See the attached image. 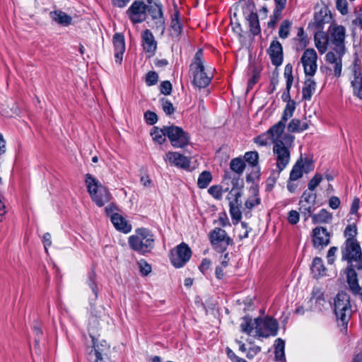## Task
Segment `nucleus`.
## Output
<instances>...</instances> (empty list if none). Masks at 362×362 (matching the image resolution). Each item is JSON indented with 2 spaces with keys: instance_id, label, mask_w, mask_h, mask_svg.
I'll use <instances>...</instances> for the list:
<instances>
[{
  "instance_id": "obj_22",
  "label": "nucleus",
  "mask_w": 362,
  "mask_h": 362,
  "mask_svg": "<svg viewBox=\"0 0 362 362\" xmlns=\"http://www.w3.org/2000/svg\"><path fill=\"white\" fill-rule=\"evenodd\" d=\"M313 243L315 248H323L329 243V234L323 227H316L313 230Z\"/></svg>"
},
{
  "instance_id": "obj_49",
  "label": "nucleus",
  "mask_w": 362,
  "mask_h": 362,
  "mask_svg": "<svg viewBox=\"0 0 362 362\" xmlns=\"http://www.w3.org/2000/svg\"><path fill=\"white\" fill-rule=\"evenodd\" d=\"M162 108L164 112L168 115H171L175 112V108L173 105V103L168 100L163 98L160 100Z\"/></svg>"
},
{
  "instance_id": "obj_59",
  "label": "nucleus",
  "mask_w": 362,
  "mask_h": 362,
  "mask_svg": "<svg viewBox=\"0 0 362 362\" xmlns=\"http://www.w3.org/2000/svg\"><path fill=\"white\" fill-rule=\"evenodd\" d=\"M336 5L337 9L342 15H346L348 13V4L346 0H337Z\"/></svg>"
},
{
  "instance_id": "obj_3",
  "label": "nucleus",
  "mask_w": 362,
  "mask_h": 362,
  "mask_svg": "<svg viewBox=\"0 0 362 362\" xmlns=\"http://www.w3.org/2000/svg\"><path fill=\"white\" fill-rule=\"evenodd\" d=\"M85 182L93 202L98 206L102 207L111 200L112 197L107 188L90 174L86 175Z\"/></svg>"
},
{
  "instance_id": "obj_21",
  "label": "nucleus",
  "mask_w": 362,
  "mask_h": 362,
  "mask_svg": "<svg viewBox=\"0 0 362 362\" xmlns=\"http://www.w3.org/2000/svg\"><path fill=\"white\" fill-rule=\"evenodd\" d=\"M327 53L325 56L326 62L329 64H334V75L337 77H339L341 74L342 69V57L345 54V51L340 52L338 49H332Z\"/></svg>"
},
{
  "instance_id": "obj_57",
  "label": "nucleus",
  "mask_w": 362,
  "mask_h": 362,
  "mask_svg": "<svg viewBox=\"0 0 362 362\" xmlns=\"http://www.w3.org/2000/svg\"><path fill=\"white\" fill-rule=\"evenodd\" d=\"M172 84L169 81H163L160 85V90L161 93L168 95L172 92Z\"/></svg>"
},
{
  "instance_id": "obj_24",
  "label": "nucleus",
  "mask_w": 362,
  "mask_h": 362,
  "mask_svg": "<svg viewBox=\"0 0 362 362\" xmlns=\"http://www.w3.org/2000/svg\"><path fill=\"white\" fill-rule=\"evenodd\" d=\"M234 199L230 201L229 203L230 206V214L233 220V224H237L242 218V212L240 211L241 202L240 198L241 197V192L236 191L234 194Z\"/></svg>"
},
{
  "instance_id": "obj_12",
  "label": "nucleus",
  "mask_w": 362,
  "mask_h": 362,
  "mask_svg": "<svg viewBox=\"0 0 362 362\" xmlns=\"http://www.w3.org/2000/svg\"><path fill=\"white\" fill-rule=\"evenodd\" d=\"M315 199L316 194L308 191H305L300 197L299 210L305 221L312 216L315 210Z\"/></svg>"
},
{
  "instance_id": "obj_34",
  "label": "nucleus",
  "mask_w": 362,
  "mask_h": 362,
  "mask_svg": "<svg viewBox=\"0 0 362 362\" xmlns=\"http://www.w3.org/2000/svg\"><path fill=\"white\" fill-rule=\"evenodd\" d=\"M180 13L175 9V13L172 16L170 28L172 30V35L179 37L182 33V25L179 20Z\"/></svg>"
},
{
  "instance_id": "obj_53",
  "label": "nucleus",
  "mask_w": 362,
  "mask_h": 362,
  "mask_svg": "<svg viewBox=\"0 0 362 362\" xmlns=\"http://www.w3.org/2000/svg\"><path fill=\"white\" fill-rule=\"evenodd\" d=\"M282 170H280L279 168L277 170H274L271 173V175L267 180V184L268 186L273 187L276 180L279 179L280 173Z\"/></svg>"
},
{
  "instance_id": "obj_15",
  "label": "nucleus",
  "mask_w": 362,
  "mask_h": 362,
  "mask_svg": "<svg viewBox=\"0 0 362 362\" xmlns=\"http://www.w3.org/2000/svg\"><path fill=\"white\" fill-rule=\"evenodd\" d=\"M98 320L97 317L93 316L89 322V334L92 339L93 349H92L90 352H95L97 351L100 353H105L110 351V346L105 340H102L100 342H98V339L95 337V331L97 329Z\"/></svg>"
},
{
  "instance_id": "obj_36",
  "label": "nucleus",
  "mask_w": 362,
  "mask_h": 362,
  "mask_svg": "<svg viewBox=\"0 0 362 362\" xmlns=\"http://www.w3.org/2000/svg\"><path fill=\"white\" fill-rule=\"evenodd\" d=\"M160 132H162L163 136H186L185 132L181 127L174 125L163 127V129H160Z\"/></svg>"
},
{
  "instance_id": "obj_40",
  "label": "nucleus",
  "mask_w": 362,
  "mask_h": 362,
  "mask_svg": "<svg viewBox=\"0 0 362 362\" xmlns=\"http://www.w3.org/2000/svg\"><path fill=\"white\" fill-rule=\"evenodd\" d=\"M286 122L287 121L283 120L281 118L279 122L275 124L268 130V134L269 136H281L286 127Z\"/></svg>"
},
{
  "instance_id": "obj_54",
  "label": "nucleus",
  "mask_w": 362,
  "mask_h": 362,
  "mask_svg": "<svg viewBox=\"0 0 362 362\" xmlns=\"http://www.w3.org/2000/svg\"><path fill=\"white\" fill-rule=\"evenodd\" d=\"M144 118L147 124H154L158 121V116L154 112L150 110L144 113Z\"/></svg>"
},
{
  "instance_id": "obj_51",
  "label": "nucleus",
  "mask_w": 362,
  "mask_h": 362,
  "mask_svg": "<svg viewBox=\"0 0 362 362\" xmlns=\"http://www.w3.org/2000/svg\"><path fill=\"white\" fill-rule=\"evenodd\" d=\"M208 192L216 199H221L223 195L222 188L219 185H213L208 189Z\"/></svg>"
},
{
  "instance_id": "obj_11",
  "label": "nucleus",
  "mask_w": 362,
  "mask_h": 362,
  "mask_svg": "<svg viewBox=\"0 0 362 362\" xmlns=\"http://www.w3.org/2000/svg\"><path fill=\"white\" fill-rule=\"evenodd\" d=\"M346 36V29L342 25H334L330 30L328 37L329 43L332 45V49H338L341 53L346 51L344 40Z\"/></svg>"
},
{
  "instance_id": "obj_48",
  "label": "nucleus",
  "mask_w": 362,
  "mask_h": 362,
  "mask_svg": "<svg viewBox=\"0 0 362 362\" xmlns=\"http://www.w3.org/2000/svg\"><path fill=\"white\" fill-rule=\"evenodd\" d=\"M283 9L275 8L273 15L271 16L270 21L268 22L267 25L269 28H274L277 21L281 18V13Z\"/></svg>"
},
{
  "instance_id": "obj_32",
  "label": "nucleus",
  "mask_w": 362,
  "mask_h": 362,
  "mask_svg": "<svg viewBox=\"0 0 362 362\" xmlns=\"http://www.w3.org/2000/svg\"><path fill=\"white\" fill-rule=\"evenodd\" d=\"M315 43L319 52L320 54L325 53L329 44L328 36L324 33H316L315 35Z\"/></svg>"
},
{
  "instance_id": "obj_35",
  "label": "nucleus",
  "mask_w": 362,
  "mask_h": 362,
  "mask_svg": "<svg viewBox=\"0 0 362 362\" xmlns=\"http://www.w3.org/2000/svg\"><path fill=\"white\" fill-rule=\"evenodd\" d=\"M310 217L313 223L316 224L329 222L332 218V215L326 209H322L318 214H313Z\"/></svg>"
},
{
  "instance_id": "obj_43",
  "label": "nucleus",
  "mask_w": 362,
  "mask_h": 362,
  "mask_svg": "<svg viewBox=\"0 0 362 362\" xmlns=\"http://www.w3.org/2000/svg\"><path fill=\"white\" fill-rule=\"evenodd\" d=\"M292 23L289 20H284L281 23L279 29V35L282 39L288 37Z\"/></svg>"
},
{
  "instance_id": "obj_33",
  "label": "nucleus",
  "mask_w": 362,
  "mask_h": 362,
  "mask_svg": "<svg viewBox=\"0 0 362 362\" xmlns=\"http://www.w3.org/2000/svg\"><path fill=\"white\" fill-rule=\"evenodd\" d=\"M247 20L249 23L250 30L253 35H257L260 33L261 29L259 22L258 15L255 12H251L248 15Z\"/></svg>"
},
{
  "instance_id": "obj_23",
  "label": "nucleus",
  "mask_w": 362,
  "mask_h": 362,
  "mask_svg": "<svg viewBox=\"0 0 362 362\" xmlns=\"http://www.w3.org/2000/svg\"><path fill=\"white\" fill-rule=\"evenodd\" d=\"M141 42L144 50L150 56L153 55L157 49V42L150 30L146 29L142 32Z\"/></svg>"
},
{
  "instance_id": "obj_31",
  "label": "nucleus",
  "mask_w": 362,
  "mask_h": 362,
  "mask_svg": "<svg viewBox=\"0 0 362 362\" xmlns=\"http://www.w3.org/2000/svg\"><path fill=\"white\" fill-rule=\"evenodd\" d=\"M310 269L313 276L315 278H319L325 274L326 268L323 264L322 259L317 257L314 258Z\"/></svg>"
},
{
  "instance_id": "obj_28",
  "label": "nucleus",
  "mask_w": 362,
  "mask_h": 362,
  "mask_svg": "<svg viewBox=\"0 0 362 362\" xmlns=\"http://www.w3.org/2000/svg\"><path fill=\"white\" fill-rule=\"evenodd\" d=\"M49 15L53 21L61 25L68 26L71 24L72 18L62 11H52Z\"/></svg>"
},
{
  "instance_id": "obj_17",
  "label": "nucleus",
  "mask_w": 362,
  "mask_h": 362,
  "mask_svg": "<svg viewBox=\"0 0 362 362\" xmlns=\"http://www.w3.org/2000/svg\"><path fill=\"white\" fill-rule=\"evenodd\" d=\"M346 282L350 291L354 296H359L362 301V287L358 284L357 273L354 269V265H348L345 269Z\"/></svg>"
},
{
  "instance_id": "obj_58",
  "label": "nucleus",
  "mask_w": 362,
  "mask_h": 362,
  "mask_svg": "<svg viewBox=\"0 0 362 362\" xmlns=\"http://www.w3.org/2000/svg\"><path fill=\"white\" fill-rule=\"evenodd\" d=\"M240 226L241 229L239 231L238 237L240 240H243L248 237L251 228L248 227L245 222H241Z\"/></svg>"
},
{
  "instance_id": "obj_38",
  "label": "nucleus",
  "mask_w": 362,
  "mask_h": 362,
  "mask_svg": "<svg viewBox=\"0 0 362 362\" xmlns=\"http://www.w3.org/2000/svg\"><path fill=\"white\" fill-rule=\"evenodd\" d=\"M110 352H89L88 360L90 362H111L109 356Z\"/></svg>"
},
{
  "instance_id": "obj_41",
  "label": "nucleus",
  "mask_w": 362,
  "mask_h": 362,
  "mask_svg": "<svg viewBox=\"0 0 362 362\" xmlns=\"http://www.w3.org/2000/svg\"><path fill=\"white\" fill-rule=\"evenodd\" d=\"M284 346L285 342L280 338L275 341V358L276 361H282L284 359Z\"/></svg>"
},
{
  "instance_id": "obj_45",
  "label": "nucleus",
  "mask_w": 362,
  "mask_h": 362,
  "mask_svg": "<svg viewBox=\"0 0 362 362\" xmlns=\"http://www.w3.org/2000/svg\"><path fill=\"white\" fill-rule=\"evenodd\" d=\"M296 103L294 100L288 101V103H287L281 117L283 120L288 121V119L293 116V112L296 109Z\"/></svg>"
},
{
  "instance_id": "obj_64",
  "label": "nucleus",
  "mask_w": 362,
  "mask_h": 362,
  "mask_svg": "<svg viewBox=\"0 0 362 362\" xmlns=\"http://www.w3.org/2000/svg\"><path fill=\"white\" fill-rule=\"evenodd\" d=\"M340 199L336 196H332L329 200V206L332 209H337L340 205Z\"/></svg>"
},
{
  "instance_id": "obj_16",
  "label": "nucleus",
  "mask_w": 362,
  "mask_h": 362,
  "mask_svg": "<svg viewBox=\"0 0 362 362\" xmlns=\"http://www.w3.org/2000/svg\"><path fill=\"white\" fill-rule=\"evenodd\" d=\"M313 163L310 160H303L302 158L298 159L293 166L290 173V181H295L298 180L303 176V173H308L313 170Z\"/></svg>"
},
{
  "instance_id": "obj_27",
  "label": "nucleus",
  "mask_w": 362,
  "mask_h": 362,
  "mask_svg": "<svg viewBox=\"0 0 362 362\" xmlns=\"http://www.w3.org/2000/svg\"><path fill=\"white\" fill-rule=\"evenodd\" d=\"M244 161L252 168L254 173L258 174L260 170L259 165V155L257 151H249L244 155Z\"/></svg>"
},
{
  "instance_id": "obj_55",
  "label": "nucleus",
  "mask_w": 362,
  "mask_h": 362,
  "mask_svg": "<svg viewBox=\"0 0 362 362\" xmlns=\"http://www.w3.org/2000/svg\"><path fill=\"white\" fill-rule=\"evenodd\" d=\"M300 213L296 210H291L288 214V221L291 225H295L299 221Z\"/></svg>"
},
{
  "instance_id": "obj_25",
  "label": "nucleus",
  "mask_w": 362,
  "mask_h": 362,
  "mask_svg": "<svg viewBox=\"0 0 362 362\" xmlns=\"http://www.w3.org/2000/svg\"><path fill=\"white\" fill-rule=\"evenodd\" d=\"M112 41L115 48V61L121 64L122 62V56L125 51L124 37L122 34L116 33L113 36Z\"/></svg>"
},
{
  "instance_id": "obj_60",
  "label": "nucleus",
  "mask_w": 362,
  "mask_h": 362,
  "mask_svg": "<svg viewBox=\"0 0 362 362\" xmlns=\"http://www.w3.org/2000/svg\"><path fill=\"white\" fill-rule=\"evenodd\" d=\"M141 272L144 275H148L151 272V267L145 260H141L139 262Z\"/></svg>"
},
{
  "instance_id": "obj_1",
  "label": "nucleus",
  "mask_w": 362,
  "mask_h": 362,
  "mask_svg": "<svg viewBox=\"0 0 362 362\" xmlns=\"http://www.w3.org/2000/svg\"><path fill=\"white\" fill-rule=\"evenodd\" d=\"M242 320L240 330L248 335H252L254 330L255 336L259 337L267 338L277 334L278 322L271 317H257L252 321L251 317L247 315Z\"/></svg>"
},
{
  "instance_id": "obj_5",
  "label": "nucleus",
  "mask_w": 362,
  "mask_h": 362,
  "mask_svg": "<svg viewBox=\"0 0 362 362\" xmlns=\"http://www.w3.org/2000/svg\"><path fill=\"white\" fill-rule=\"evenodd\" d=\"M294 137H275L273 139V152L276 156V168L283 170L290 161V148Z\"/></svg>"
},
{
  "instance_id": "obj_20",
  "label": "nucleus",
  "mask_w": 362,
  "mask_h": 362,
  "mask_svg": "<svg viewBox=\"0 0 362 362\" xmlns=\"http://www.w3.org/2000/svg\"><path fill=\"white\" fill-rule=\"evenodd\" d=\"M272 64L278 67L283 62V47L281 44L277 40H274L267 49Z\"/></svg>"
},
{
  "instance_id": "obj_18",
  "label": "nucleus",
  "mask_w": 362,
  "mask_h": 362,
  "mask_svg": "<svg viewBox=\"0 0 362 362\" xmlns=\"http://www.w3.org/2000/svg\"><path fill=\"white\" fill-rule=\"evenodd\" d=\"M165 160L170 164L186 170H192L189 160L177 152H168L165 154Z\"/></svg>"
},
{
  "instance_id": "obj_7",
  "label": "nucleus",
  "mask_w": 362,
  "mask_h": 362,
  "mask_svg": "<svg viewBox=\"0 0 362 362\" xmlns=\"http://www.w3.org/2000/svg\"><path fill=\"white\" fill-rule=\"evenodd\" d=\"M209 238L214 249L218 252H223L228 245L233 243L226 230L218 227H216L210 231Z\"/></svg>"
},
{
  "instance_id": "obj_26",
  "label": "nucleus",
  "mask_w": 362,
  "mask_h": 362,
  "mask_svg": "<svg viewBox=\"0 0 362 362\" xmlns=\"http://www.w3.org/2000/svg\"><path fill=\"white\" fill-rule=\"evenodd\" d=\"M111 221L117 230L124 233H127L132 230V226L128 223L124 217L117 213H115L111 216Z\"/></svg>"
},
{
  "instance_id": "obj_29",
  "label": "nucleus",
  "mask_w": 362,
  "mask_h": 362,
  "mask_svg": "<svg viewBox=\"0 0 362 362\" xmlns=\"http://www.w3.org/2000/svg\"><path fill=\"white\" fill-rule=\"evenodd\" d=\"M310 124V122H302L298 119H293L288 123L287 129L289 132L300 133L303 130L308 129Z\"/></svg>"
},
{
  "instance_id": "obj_37",
  "label": "nucleus",
  "mask_w": 362,
  "mask_h": 362,
  "mask_svg": "<svg viewBox=\"0 0 362 362\" xmlns=\"http://www.w3.org/2000/svg\"><path fill=\"white\" fill-rule=\"evenodd\" d=\"M212 181V175L209 171H203L198 177L197 186L200 189L206 188Z\"/></svg>"
},
{
  "instance_id": "obj_44",
  "label": "nucleus",
  "mask_w": 362,
  "mask_h": 362,
  "mask_svg": "<svg viewBox=\"0 0 362 362\" xmlns=\"http://www.w3.org/2000/svg\"><path fill=\"white\" fill-rule=\"evenodd\" d=\"M344 236L346 238V240H351L353 241H358L356 238L358 231L357 227L355 224L348 225L344 232Z\"/></svg>"
},
{
  "instance_id": "obj_14",
  "label": "nucleus",
  "mask_w": 362,
  "mask_h": 362,
  "mask_svg": "<svg viewBox=\"0 0 362 362\" xmlns=\"http://www.w3.org/2000/svg\"><path fill=\"white\" fill-rule=\"evenodd\" d=\"M146 11H148L153 21V28L163 33L165 31V18L162 5L160 3L153 5H146Z\"/></svg>"
},
{
  "instance_id": "obj_4",
  "label": "nucleus",
  "mask_w": 362,
  "mask_h": 362,
  "mask_svg": "<svg viewBox=\"0 0 362 362\" xmlns=\"http://www.w3.org/2000/svg\"><path fill=\"white\" fill-rule=\"evenodd\" d=\"M203 51L202 49H198L196 52L193 62L189 66V71H191L193 80V84L199 88H206L211 82L212 76L209 75L205 71L204 65Z\"/></svg>"
},
{
  "instance_id": "obj_47",
  "label": "nucleus",
  "mask_w": 362,
  "mask_h": 362,
  "mask_svg": "<svg viewBox=\"0 0 362 362\" xmlns=\"http://www.w3.org/2000/svg\"><path fill=\"white\" fill-rule=\"evenodd\" d=\"M284 78L286 79V85L292 86L293 77V66L291 64H287L284 68Z\"/></svg>"
},
{
  "instance_id": "obj_13",
  "label": "nucleus",
  "mask_w": 362,
  "mask_h": 362,
  "mask_svg": "<svg viewBox=\"0 0 362 362\" xmlns=\"http://www.w3.org/2000/svg\"><path fill=\"white\" fill-rule=\"evenodd\" d=\"M317 55L314 49H307L303 54L300 61L306 76H313L317 70Z\"/></svg>"
},
{
  "instance_id": "obj_62",
  "label": "nucleus",
  "mask_w": 362,
  "mask_h": 362,
  "mask_svg": "<svg viewBox=\"0 0 362 362\" xmlns=\"http://www.w3.org/2000/svg\"><path fill=\"white\" fill-rule=\"evenodd\" d=\"M338 248L337 247H331L327 252V262L328 264H332L334 262L335 254L337 252Z\"/></svg>"
},
{
  "instance_id": "obj_30",
  "label": "nucleus",
  "mask_w": 362,
  "mask_h": 362,
  "mask_svg": "<svg viewBox=\"0 0 362 362\" xmlns=\"http://www.w3.org/2000/svg\"><path fill=\"white\" fill-rule=\"evenodd\" d=\"M315 81L311 78H307L304 83V86L302 90L303 99L310 100L312 98L313 93L315 90Z\"/></svg>"
},
{
  "instance_id": "obj_50",
  "label": "nucleus",
  "mask_w": 362,
  "mask_h": 362,
  "mask_svg": "<svg viewBox=\"0 0 362 362\" xmlns=\"http://www.w3.org/2000/svg\"><path fill=\"white\" fill-rule=\"evenodd\" d=\"M294 40L299 42L298 46L301 49L305 48L307 46L308 40L303 28H299L298 29L297 37Z\"/></svg>"
},
{
  "instance_id": "obj_46",
  "label": "nucleus",
  "mask_w": 362,
  "mask_h": 362,
  "mask_svg": "<svg viewBox=\"0 0 362 362\" xmlns=\"http://www.w3.org/2000/svg\"><path fill=\"white\" fill-rule=\"evenodd\" d=\"M175 148H184L189 144L188 137H168Z\"/></svg>"
},
{
  "instance_id": "obj_63",
  "label": "nucleus",
  "mask_w": 362,
  "mask_h": 362,
  "mask_svg": "<svg viewBox=\"0 0 362 362\" xmlns=\"http://www.w3.org/2000/svg\"><path fill=\"white\" fill-rule=\"evenodd\" d=\"M261 351V347L259 346H253L250 347L247 353V358L249 359L253 358L258 353Z\"/></svg>"
},
{
  "instance_id": "obj_52",
  "label": "nucleus",
  "mask_w": 362,
  "mask_h": 362,
  "mask_svg": "<svg viewBox=\"0 0 362 362\" xmlns=\"http://www.w3.org/2000/svg\"><path fill=\"white\" fill-rule=\"evenodd\" d=\"M158 80V75L156 71H150L146 76V83L147 86H151L157 83Z\"/></svg>"
},
{
  "instance_id": "obj_2",
  "label": "nucleus",
  "mask_w": 362,
  "mask_h": 362,
  "mask_svg": "<svg viewBox=\"0 0 362 362\" xmlns=\"http://www.w3.org/2000/svg\"><path fill=\"white\" fill-rule=\"evenodd\" d=\"M128 243L132 250L141 255H146L153 249L155 238L150 230L139 228L135 230L134 235L129 237Z\"/></svg>"
},
{
  "instance_id": "obj_61",
  "label": "nucleus",
  "mask_w": 362,
  "mask_h": 362,
  "mask_svg": "<svg viewBox=\"0 0 362 362\" xmlns=\"http://www.w3.org/2000/svg\"><path fill=\"white\" fill-rule=\"evenodd\" d=\"M95 274H91L89 276L88 285H89L90 288L92 289L93 293L95 294V298H97V296H98V287H97L96 283L95 282Z\"/></svg>"
},
{
  "instance_id": "obj_39",
  "label": "nucleus",
  "mask_w": 362,
  "mask_h": 362,
  "mask_svg": "<svg viewBox=\"0 0 362 362\" xmlns=\"http://www.w3.org/2000/svg\"><path fill=\"white\" fill-rule=\"evenodd\" d=\"M245 167L246 165L244 160L239 158L232 159L230 163V169L238 175L243 174Z\"/></svg>"
},
{
  "instance_id": "obj_6",
  "label": "nucleus",
  "mask_w": 362,
  "mask_h": 362,
  "mask_svg": "<svg viewBox=\"0 0 362 362\" xmlns=\"http://www.w3.org/2000/svg\"><path fill=\"white\" fill-rule=\"evenodd\" d=\"M334 313L342 325H347L351 316L352 310L349 296L344 291L338 293L334 300Z\"/></svg>"
},
{
  "instance_id": "obj_42",
  "label": "nucleus",
  "mask_w": 362,
  "mask_h": 362,
  "mask_svg": "<svg viewBox=\"0 0 362 362\" xmlns=\"http://www.w3.org/2000/svg\"><path fill=\"white\" fill-rule=\"evenodd\" d=\"M252 195L245 202V206L247 209H252L260 204V198L258 197V191L256 188L252 189Z\"/></svg>"
},
{
  "instance_id": "obj_10",
  "label": "nucleus",
  "mask_w": 362,
  "mask_h": 362,
  "mask_svg": "<svg viewBox=\"0 0 362 362\" xmlns=\"http://www.w3.org/2000/svg\"><path fill=\"white\" fill-rule=\"evenodd\" d=\"M146 5L144 1H134L126 11L130 21L134 25L144 22L146 18Z\"/></svg>"
},
{
  "instance_id": "obj_9",
  "label": "nucleus",
  "mask_w": 362,
  "mask_h": 362,
  "mask_svg": "<svg viewBox=\"0 0 362 362\" xmlns=\"http://www.w3.org/2000/svg\"><path fill=\"white\" fill-rule=\"evenodd\" d=\"M192 251L185 243L177 245L170 252V261L176 268L182 267L190 259Z\"/></svg>"
},
{
  "instance_id": "obj_8",
  "label": "nucleus",
  "mask_w": 362,
  "mask_h": 362,
  "mask_svg": "<svg viewBox=\"0 0 362 362\" xmlns=\"http://www.w3.org/2000/svg\"><path fill=\"white\" fill-rule=\"evenodd\" d=\"M341 259L346 261L349 265L359 260L362 257V250L358 241L346 240L341 247Z\"/></svg>"
},
{
  "instance_id": "obj_19",
  "label": "nucleus",
  "mask_w": 362,
  "mask_h": 362,
  "mask_svg": "<svg viewBox=\"0 0 362 362\" xmlns=\"http://www.w3.org/2000/svg\"><path fill=\"white\" fill-rule=\"evenodd\" d=\"M360 63V59L356 58L354 63V79L351 81V85L354 88V94L362 100V71Z\"/></svg>"
},
{
  "instance_id": "obj_56",
  "label": "nucleus",
  "mask_w": 362,
  "mask_h": 362,
  "mask_svg": "<svg viewBox=\"0 0 362 362\" xmlns=\"http://www.w3.org/2000/svg\"><path fill=\"white\" fill-rule=\"evenodd\" d=\"M322 175L316 174L308 182V189L313 191L322 181Z\"/></svg>"
}]
</instances>
